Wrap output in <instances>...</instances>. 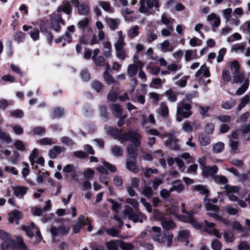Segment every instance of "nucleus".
<instances>
[{
	"label": "nucleus",
	"instance_id": "obj_1",
	"mask_svg": "<svg viewBox=\"0 0 250 250\" xmlns=\"http://www.w3.org/2000/svg\"><path fill=\"white\" fill-rule=\"evenodd\" d=\"M152 237L154 240L159 243H164L167 241V246L170 247L172 245L173 235L172 233H168L167 234L161 233V228L158 227L152 228Z\"/></svg>",
	"mask_w": 250,
	"mask_h": 250
},
{
	"label": "nucleus",
	"instance_id": "obj_2",
	"mask_svg": "<svg viewBox=\"0 0 250 250\" xmlns=\"http://www.w3.org/2000/svg\"><path fill=\"white\" fill-rule=\"evenodd\" d=\"M191 105L185 102L184 100L180 101L177 104L176 110V120L178 122L182 121V118H187L191 114Z\"/></svg>",
	"mask_w": 250,
	"mask_h": 250
},
{
	"label": "nucleus",
	"instance_id": "obj_3",
	"mask_svg": "<svg viewBox=\"0 0 250 250\" xmlns=\"http://www.w3.org/2000/svg\"><path fill=\"white\" fill-rule=\"evenodd\" d=\"M124 213L129 220H132L134 223H142L146 218L143 213L137 210L134 211L132 208L128 206L125 207Z\"/></svg>",
	"mask_w": 250,
	"mask_h": 250
},
{
	"label": "nucleus",
	"instance_id": "obj_4",
	"mask_svg": "<svg viewBox=\"0 0 250 250\" xmlns=\"http://www.w3.org/2000/svg\"><path fill=\"white\" fill-rule=\"evenodd\" d=\"M159 6L158 0H141L139 11L142 13L150 14V10L153 8L158 9Z\"/></svg>",
	"mask_w": 250,
	"mask_h": 250
},
{
	"label": "nucleus",
	"instance_id": "obj_5",
	"mask_svg": "<svg viewBox=\"0 0 250 250\" xmlns=\"http://www.w3.org/2000/svg\"><path fill=\"white\" fill-rule=\"evenodd\" d=\"M184 206V204H183V208L182 211L183 213H185L186 215L180 216L179 219L182 221L190 223L196 229H200L201 228V226L193 218V212L192 211L187 212Z\"/></svg>",
	"mask_w": 250,
	"mask_h": 250
},
{
	"label": "nucleus",
	"instance_id": "obj_6",
	"mask_svg": "<svg viewBox=\"0 0 250 250\" xmlns=\"http://www.w3.org/2000/svg\"><path fill=\"white\" fill-rule=\"evenodd\" d=\"M106 131L115 138H118L121 143L130 140L129 130L126 133L122 134L118 129L108 127Z\"/></svg>",
	"mask_w": 250,
	"mask_h": 250
},
{
	"label": "nucleus",
	"instance_id": "obj_7",
	"mask_svg": "<svg viewBox=\"0 0 250 250\" xmlns=\"http://www.w3.org/2000/svg\"><path fill=\"white\" fill-rule=\"evenodd\" d=\"M64 21L59 14H54L52 15L50 21V25L55 31L59 32L61 25H64Z\"/></svg>",
	"mask_w": 250,
	"mask_h": 250
},
{
	"label": "nucleus",
	"instance_id": "obj_8",
	"mask_svg": "<svg viewBox=\"0 0 250 250\" xmlns=\"http://www.w3.org/2000/svg\"><path fill=\"white\" fill-rule=\"evenodd\" d=\"M144 63L140 61H134V63L128 65L127 74L128 76L132 77L136 75L138 69H142L144 67Z\"/></svg>",
	"mask_w": 250,
	"mask_h": 250
},
{
	"label": "nucleus",
	"instance_id": "obj_9",
	"mask_svg": "<svg viewBox=\"0 0 250 250\" xmlns=\"http://www.w3.org/2000/svg\"><path fill=\"white\" fill-rule=\"evenodd\" d=\"M207 21L211 25L213 31H215L219 26L221 22L220 18L214 13H212L208 15Z\"/></svg>",
	"mask_w": 250,
	"mask_h": 250
},
{
	"label": "nucleus",
	"instance_id": "obj_10",
	"mask_svg": "<svg viewBox=\"0 0 250 250\" xmlns=\"http://www.w3.org/2000/svg\"><path fill=\"white\" fill-rule=\"evenodd\" d=\"M76 167L72 164H68L65 166L62 169L63 173H65V176L67 174H70L71 178L72 179L78 181V176L76 171Z\"/></svg>",
	"mask_w": 250,
	"mask_h": 250
},
{
	"label": "nucleus",
	"instance_id": "obj_11",
	"mask_svg": "<svg viewBox=\"0 0 250 250\" xmlns=\"http://www.w3.org/2000/svg\"><path fill=\"white\" fill-rule=\"evenodd\" d=\"M97 169L100 173L104 175H106L108 174L107 169L111 172H115L116 168L114 166L108 162L103 161V165L98 166Z\"/></svg>",
	"mask_w": 250,
	"mask_h": 250
},
{
	"label": "nucleus",
	"instance_id": "obj_12",
	"mask_svg": "<svg viewBox=\"0 0 250 250\" xmlns=\"http://www.w3.org/2000/svg\"><path fill=\"white\" fill-rule=\"evenodd\" d=\"M215 224L213 223L208 222L207 220L204 221V230L209 234H213L216 237H220L221 235L218 231L214 228Z\"/></svg>",
	"mask_w": 250,
	"mask_h": 250
},
{
	"label": "nucleus",
	"instance_id": "obj_13",
	"mask_svg": "<svg viewBox=\"0 0 250 250\" xmlns=\"http://www.w3.org/2000/svg\"><path fill=\"white\" fill-rule=\"evenodd\" d=\"M218 170V167L216 165L211 167L207 166L202 170V173L204 177H208L210 176L213 179L216 175Z\"/></svg>",
	"mask_w": 250,
	"mask_h": 250
},
{
	"label": "nucleus",
	"instance_id": "obj_14",
	"mask_svg": "<svg viewBox=\"0 0 250 250\" xmlns=\"http://www.w3.org/2000/svg\"><path fill=\"white\" fill-rule=\"evenodd\" d=\"M12 189L14 194L20 199L23 198L27 190V188L26 187L22 186H12Z\"/></svg>",
	"mask_w": 250,
	"mask_h": 250
},
{
	"label": "nucleus",
	"instance_id": "obj_15",
	"mask_svg": "<svg viewBox=\"0 0 250 250\" xmlns=\"http://www.w3.org/2000/svg\"><path fill=\"white\" fill-rule=\"evenodd\" d=\"M69 230V228L68 227L61 226L57 229L55 227H52L50 228V231L53 237L58 235H63L67 234Z\"/></svg>",
	"mask_w": 250,
	"mask_h": 250
},
{
	"label": "nucleus",
	"instance_id": "obj_16",
	"mask_svg": "<svg viewBox=\"0 0 250 250\" xmlns=\"http://www.w3.org/2000/svg\"><path fill=\"white\" fill-rule=\"evenodd\" d=\"M130 141L135 146H140L141 144L142 136L136 130H129Z\"/></svg>",
	"mask_w": 250,
	"mask_h": 250
},
{
	"label": "nucleus",
	"instance_id": "obj_17",
	"mask_svg": "<svg viewBox=\"0 0 250 250\" xmlns=\"http://www.w3.org/2000/svg\"><path fill=\"white\" fill-rule=\"evenodd\" d=\"M177 141L176 137L173 135L169 133L168 135V140L165 142V145L171 149H179L180 146L176 144Z\"/></svg>",
	"mask_w": 250,
	"mask_h": 250
},
{
	"label": "nucleus",
	"instance_id": "obj_18",
	"mask_svg": "<svg viewBox=\"0 0 250 250\" xmlns=\"http://www.w3.org/2000/svg\"><path fill=\"white\" fill-rule=\"evenodd\" d=\"M72 7L70 3L67 1H64L58 7L57 11L58 13L63 12L68 16L69 18L72 13Z\"/></svg>",
	"mask_w": 250,
	"mask_h": 250
},
{
	"label": "nucleus",
	"instance_id": "obj_19",
	"mask_svg": "<svg viewBox=\"0 0 250 250\" xmlns=\"http://www.w3.org/2000/svg\"><path fill=\"white\" fill-rule=\"evenodd\" d=\"M108 201L112 204V208L115 211L116 214L114 215V219L119 222V227L121 228L123 225L122 219L118 215V210L120 208V205L116 202H115L113 199H109Z\"/></svg>",
	"mask_w": 250,
	"mask_h": 250
},
{
	"label": "nucleus",
	"instance_id": "obj_20",
	"mask_svg": "<svg viewBox=\"0 0 250 250\" xmlns=\"http://www.w3.org/2000/svg\"><path fill=\"white\" fill-rule=\"evenodd\" d=\"M136 156H130L126 159V168L130 171L136 172L137 171V167L135 164Z\"/></svg>",
	"mask_w": 250,
	"mask_h": 250
},
{
	"label": "nucleus",
	"instance_id": "obj_21",
	"mask_svg": "<svg viewBox=\"0 0 250 250\" xmlns=\"http://www.w3.org/2000/svg\"><path fill=\"white\" fill-rule=\"evenodd\" d=\"M125 45V42L121 31L118 32V37L114 43L115 49H123Z\"/></svg>",
	"mask_w": 250,
	"mask_h": 250
},
{
	"label": "nucleus",
	"instance_id": "obj_22",
	"mask_svg": "<svg viewBox=\"0 0 250 250\" xmlns=\"http://www.w3.org/2000/svg\"><path fill=\"white\" fill-rule=\"evenodd\" d=\"M189 237V231L188 230H182L179 231L177 239L179 241L185 242L186 245L188 243V238Z\"/></svg>",
	"mask_w": 250,
	"mask_h": 250
},
{
	"label": "nucleus",
	"instance_id": "obj_23",
	"mask_svg": "<svg viewBox=\"0 0 250 250\" xmlns=\"http://www.w3.org/2000/svg\"><path fill=\"white\" fill-rule=\"evenodd\" d=\"M158 47L163 52H172L174 50V47L170 45L167 40H165L160 43Z\"/></svg>",
	"mask_w": 250,
	"mask_h": 250
},
{
	"label": "nucleus",
	"instance_id": "obj_24",
	"mask_svg": "<svg viewBox=\"0 0 250 250\" xmlns=\"http://www.w3.org/2000/svg\"><path fill=\"white\" fill-rule=\"evenodd\" d=\"M110 107L113 115L117 118H120L122 112L121 106L119 104H112L110 105Z\"/></svg>",
	"mask_w": 250,
	"mask_h": 250
},
{
	"label": "nucleus",
	"instance_id": "obj_25",
	"mask_svg": "<svg viewBox=\"0 0 250 250\" xmlns=\"http://www.w3.org/2000/svg\"><path fill=\"white\" fill-rule=\"evenodd\" d=\"M21 218V214L20 211L15 210L9 213V222L13 223L15 221H17V224H18V221Z\"/></svg>",
	"mask_w": 250,
	"mask_h": 250
},
{
	"label": "nucleus",
	"instance_id": "obj_26",
	"mask_svg": "<svg viewBox=\"0 0 250 250\" xmlns=\"http://www.w3.org/2000/svg\"><path fill=\"white\" fill-rule=\"evenodd\" d=\"M64 150V148L59 146H54L49 151V156L51 159H55Z\"/></svg>",
	"mask_w": 250,
	"mask_h": 250
},
{
	"label": "nucleus",
	"instance_id": "obj_27",
	"mask_svg": "<svg viewBox=\"0 0 250 250\" xmlns=\"http://www.w3.org/2000/svg\"><path fill=\"white\" fill-rule=\"evenodd\" d=\"M202 74H203L207 78L210 76L209 69L206 66V64H203L200 67L199 70L196 72L195 76L196 78H198Z\"/></svg>",
	"mask_w": 250,
	"mask_h": 250
},
{
	"label": "nucleus",
	"instance_id": "obj_28",
	"mask_svg": "<svg viewBox=\"0 0 250 250\" xmlns=\"http://www.w3.org/2000/svg\"><path fill=\"white\" fill-rule=\"evenodd\" d=\"M198 58L197 51L196 50H187L185 52V59L186 61L189 62L191 60Z\"/></svg>",
	"mask_w": 250,
	"mask_h": 250
},
{
	"label": "nucleus",
	"instance_id": "obj_29",
	"mask_svg": "<svg viewBox=\"0 0 250 250\" xmlns=\"http://www.w3.org/2000/svg\"><path fill=\"white\" fill-rule=\"evenodd\" d=\"M106 70L104 73L103 77L105 82L108 84H112L115 83V80L109 74L108 70L109 69V65L106 64L105 65Z\"/></svg>",
	"mask_w": 250,
	"mask_h": 250
},
{
	"label": "nucleus",
	"instance_id": "obj_30",
	"mask_svg": "<svg viewBox=\"0 0 250 250\" xmlns=\"http://www.w3.org/2000/svg\"><path fill=\"white\" fill-rule=\"evenodd\" d=\"M77 8L79 14L87 16L89 14V7L87 3H81Z\"/></svg>",
	"mask_w": 250,
	"mask_h": 250
},
{
	"label": "nucleus",
	"instance_id": "obj_31",
	"mask_svg": "<svg viewBox=\"0 0 250 250\" xmlns=\"http://www.w3.org/2000/svg\"><path fill=\"white\" fill-rule=\"evenodd\" d=\"M245 48V45L244 43L234 44L231 47V51L236 54L242 53Z\"/></svg>",
	"mask_w": 250,
	"mask_h": 250
},
{
	"label": "nucleus",
	"instance_id": "obj_32",
	"mask_svg": "<svg viewBox=\"0 0 250 250\" xmlns=\"http://www.w3.org/2000/svg\"><path fill=\"white\" fill-rule=\"evenodd\" d=\"M184 189V187L180 181H175L173 182L172 187L170 188V191H176L178 193H180Z\"/></svg>",
	"mask_w": 250,
	"mask_h": 250
},
{
	"label": "nucleus",
	"instance_id": "obj_33",
	"mask_svg": "<svg viewBox=\"0 0 250 250\" xmlns=\"http://www.w3.org/2000/svg\"><path fill=\"white\" fill-rule=\"evenodd\" d=\"M194 190L201 194L206 195L205 197L204 198V201L205 202L207 200L209 191L206 187L203 185H197L194 187Z\"/></svg>",
	"mask_w": 250,
	"mask_h": 250
},
{
	"label": "nucleus",
	"instance_id": "obj_34",
	"mask_svg": "<svg viewBox=\"0 0 250 250\" xmlns=\"http://www.w3.org/2000/svg\"><path fill=\"white\" fill-rule=\"evenodd\" d=\"M161 224L163 228L166 230L172 229L175 227V225L171 220L166 218L162 221Z\"/></svg>",
	"mask_w": 250,
	"mask_h": 250
},
{
	"label": "nucleus",
	"instance_id": "obj_35",
	"mask_svg": "<svg viewBox=\"0 0 250 250\" xmlns=\"http://www.w3.org/2000/svg\"><path fill=\"white\" fill-rule=\"evenodd\" d=\"M85 220V216L83 215H81L79 218V222L73 226V229L75 233H78L80 231L82 226L83 225V221Z\"/></svg>",
	"mask_w": 250,
	"mask_h": 250
},
{
	"label": "nucleus",
	"instance_id": "obj_36",
	"mask_svg": "<svg viewBox=\"0 0 250 250\" xmlns=\"http://www.w3.org/2000/svg\"><path fill=\"white\" fill-rule=\"evenodd\" d=\"M239 142L238 140L229 139V146L230 147V152L234 154L237 152L238 149Z\"/></svg>",
	"mask_w": 250,
	"mask_h": 250
},
{
	"label": "nucleus",
	"instance_id": "obj_37",
	"mask_svg": "<svg viewBox=\"0 0 250 250\" xmlns=\"http://www.w3.org/2000/svg\"><path fill=\"white\" fill-rule=\"evenodd\" d=\"M225 148V145L221 142H217L212 146V151L215 153L222 152Z\"/></svg>",
	"mask_w": 250,
	"mask_h": 250
},
{
	"label": "nucleus",
	"instance_id": "obj_38",
	"mask_svg": "<svg viewBox=\"0 0 250 250\" xmlns=\"http://www.w3.org/2000/svg\"><path fill=\"white\" fill-rule=\"evenodd\" d=\"M25 37V33L21 31H17L14 35V39L18 44H20L24 42Z\"/></svg>",
	"mask_w": 250,
	"mask_h": 250
},
{
	"label": "nucleus",
	"instance_id": "obj_39",
	"mask_svg": "<svg viewBox=\"0 0 250 250\" xmlns=\"http://www.w3.org/2000/svg\"><path fill=\"white\" fill-rule=\"evenodd\" d=\"M232 228L234 229H237L242 233L243 236H246L248 233V230L242 226V225L238 222H234L232 224Z\"/></svg>",
	"mask_w": 250,
	"mask_h": 250
},
{
	"label": "nucleus",
	"instance_id": "obj_40",
	"mask_svg": "<svg viewBox=\"0 0 250 250\" xmlns=\"http://www.w3.org/2000/svg\"><path fill=\"white\" fill-rule=\"evenodd\" d=\"M116 56L120 60L123 61L128 57L127 52L123 49H115Z\"/></svg>",
	"mask_w": 250,
	"mask_h": 250
},
{
	"label": "nucleus",
	"instance_id": "obj_41",
	"mask_svg": "<svg viewBox=\"0 0 250 250\" xmlns=\"http://www.w3.org/2000/svg\"><path fill=\"white\" fill-rule=\"evenodd\" d=\"M236 103V102L235 100L231 99L224 102L222 104L221 107L224 109H230L235 106Z\"/></svg>",
	"mask_w": 250,
	"mask_h": 250
},
{
	"label": "nucleus",
	"instance_id": "obj_42",
	"mask_svg": "<svg viewBox=\"0 0 250 250\" xmlns=\"http://www.w3.org/2000/svg\"><path fill=\"white\" fill-rule=\"evenodd\" d=\"M199 141L200 144L203 146H207L210 143V140L208 136L202 134L199 136Z\"/></svg>",
	"mask_w": 250,
	"mask_h": 250
},
{
	"label": "nucleus",
	"instance_id": "obj_43",
	"mask_svg": "<svg viewBox=\"0 0 250 250\" xmlns=\"http://www.w3.org/2000/svg\"><path fill=\"white\" fill-rule=\"evenodd\" d=\"M250 97L248 95H246L244 97H243L241 100L240 103L239 104L238 106L237 110L238 111L241 110L247 104H248V103L250 101Z\"/></svg>",
	"mask_w": 250,
	"mask_h": 250
},
{
	"label": "nucleus",
	"instance_id": "obj_44",
	"mask_svg": "<svg viewBox=\"0 0 250 250\" xmlns=\"http://www.w3.org/2000/svg\"><path fill=\"white\" fill-rule=\"evenodd\" d=\"M99 110L101 119L104 121H106L108 119V113L107 111L106 106H100Z\"/></svg>",
	"mask_w": 250,
	"mask_h": 250
},
{
	"label": "nucleus",
	"instance_id": "obj_45",
	"mask_svg": "<svg viewBox=\"0 0 250 250\" xmlns=\"http://www.w3.org/2000/svg\"><path fill=\"white\" fill-rule=\"evenodd\" d=\"M168 109L167 105L165 103L160 104V108L158 110V113L163 117H166L168 114Z\"/></svg>",
	"mask_w": 250,
	"mask_h": 250
},
{
	"label": "nucleus",
	"instance_id": "obj_46",
	"mask_svg": "<svg viewBox=\"0 0 250 250\" xmlns=\"http://www.w3.org/2000/svg\"><path fill=\"white\" fill-rule=\"evenodd\" d=\"M139 34V27L137 25L132 26L128 31V36L129 38H133L136 37Z\"/></svg>",
	"mask_w": 250,
	"mask_h": 250
},
{
	"label": "nucleus",
	"instance_id": "obj_47",
	"mask_svg": "<svg viewBox=\"0 0 250 250\" xmlns=\"http://www.w3.org/2000/svg\"><path fill=\"white\" fill-rule=\"evenodd\" d=\"M0 140L7 144H9L11 142V138L9 135L0 130Z\"/></svg>",
	"mask_w": 250,
	"mask_h": 250
},
{
	"label": "nucleus",
	"instance_id": "obj_48",
	"mask_svg": "<svg viewBox=\"0 0 250 250\" xmlns=\"http://www.w3.org/2000/svg\"><path fill=\"white\" fill-rule=\"evenodd\" d=\"M41 31L43 33V34L46 37L47 40L49 42H51L53 39V37L52 35V33L50 31L46 30L45 28H44L42 24L40 26Z\"/></svg>",
	"mask_w": 250,
	"mask_h": 250
},
{
	"label": "nucleus",
	"instance_id": "obj_49",
	"mask_svg": "<svg viewBox=\"0 0 250 250\" xmlns=\"http://www.w3.org/2000/svg\"><path fill=\"white\" fill-rule=\"evenodd\" d=\"M232 83H242L244 80V75L240 72L233 74Z\"/></svg>",
	"mask_w": 250,
	"mask_h": 250
},
{
	"label": "nucleus",
	"instance_id": "obj_50",
	"mask_svg": "<svg viewBox=\"0 0 250 250\" xmlns=\"http://www.w3.org/2000/svg\"><path fill=\"white\" fill-rule=\"evenodd\" d=\"M227 193L231 194L232 193H237L239 190L238 186H233L229 185H226L224 187Z\"/></svg>",
	"mask_w": 250,
	"mask_h": 250
},
{
	"label": "nucleus",
	"instance_id": "obj_51",
	"mask_svg": "<svg viewBox=\"0 0 250 250\" xmlns=\"http://www.w3.org/2000/svg\"><path fill=\"white\" fill-rule=\"evenodd\" d=\"M232 13V9L231 8H228L222 11L223 16L225 19L226 22H228L230 19Z\"/></svg>",
	"mask_w": 250,
	"mask_h": 250
},
{
	"label": "nucleus",
	"instance_id": "obj_52",
	"mask_svg": "<svg viewBox=\"0 0 250 250\" xmlns=\"http://www.w3.org/2000/svg\"><path fill=\"white\" fill-rule=\"evenodd\" d=\"M173 21V19L168 18L165 13L161 15V22L162 23L167 25V26H172V22Z\"/></svg>",
	"mask_w": 250,
	"mask_h": 250
},
{
	"label": "nucleus",
	"instance_id": "obj_53",
	"mask_svg": "<svg viewBox=\"0 0 250 250\" xmlns=\"http://www.w3.org/2000/svg\"><path fill=\"white\" fill-rule=\"evenodd\" d=\"M13 242L12 239L2 241L0 244V249L1 250H8L13 244Z\"/></svg>",
	"mask_w": 250,
	"mask_h": 250
},
{
	"label": "nucleus",
	"instance_id": "obj_54",
	"mask_svg": "<svg viewBox=\"0 0 250 250\" xmlns=\"http://www.w3.org/2000/svg\"><path fill=\"white\" fill-rule=\"evenodd\" d=\"M15 247L18 250H28L27 247L24 244L21 238H18L16 243Z\"/></svg>",
	"mask_w": 250,
	"mask_h": 250
},
{
	"label": "nucleus",
	"instance_id": "obj_55",
	"mask_svg": "<svg viewBox=\"0 0 250 250\" xmlns=\"http://www.w3.org/2000/svg\"><path fill=\"white\" fill-rule=\"evenodd\" d=\"M123 152V151L122 149L118 146H115L111 148L112 154L116 157L121 156L122 155Z\"/></svg>",
	"mask_w": 250,
	"mask_h": 250
},
{
	"label": "nucleus",
	"instance_id": "obj_56",
	"mask_svg": "<svg viewBox=\"0 0 250 250\" xmlns=\"http://www.w3.org/2000/svg\"><path fill=\"white\" fill-rule=\"evenodd\" d=\"M213 179L216 183L220 184H226L228 182L227 178L222 175H216Z\"/></svg>",
	"mask_w": 250,
	"mask_h": 250
},
{
	"label": "nucleus",
	"instance_id": "obj_57",
	"mask_svg": "<svg viewBox=\"0 0 250 250\" xmlns=\"http://www.w3.org/2000/svg\"><path fill=\"white\" fill-rule=\"evenodd\" d=\"M230 69L231 73L233 74H236L239 72V66L238 63L237 61H232L230 63Z\"/></svg>",
	"mask_w": 250,
	"mask_h": 250
},
{
	"label": "nucleus",
	"instance_id": "obj_58",
	"mask_svg": "<svg viewBox=\"0 0 250 250\" xmlns=\"http://www.w3.org/2000/svg\"><path fill=\"white\" fill-rule=\"evenodd\" d=\"M39 152L37 148H34L29 156V159L32 166L34 165L35 159L38 157Z\"/></svg>",
	"mask_w": 250,
	"mask_h": 250
},
{
	"label": "nucleus",
	"instance_id": "obj_59",
	"mask_svg": "<svg viewBox=\"0 0 250 250\" xmlns=\"http://www.w3.org/2000/svg\"><path fill=\"white\" fill-rule=\"evenodd\" d=\"M224 209L230 215H235L239 211L238 209L233 208L231 206H227L225 207L224 208Z\"/></svg>",
	"mask_w": 250,
	"mask_h": 250
},
{
	"label": "nucleus",
	"instance_id": "obj_60",
	"mask_svg": "<svg viewBox=\"0 0 250 250\" xmlns=\"http://www.w3.org/2000/svg\"><path fill=\"white\" fill-rule=\"evenodd\" d=\"M181 68V65L179 63H172L167 66L169 72H175Z\"/></svg>",
	"mask_w": 250,
	"mask_h": 250
},
{
	"label": "nucleus",
	"instance_id": "obj_61",
	"mask_svg": "<svg viewBox=\"0 0 250 250\" xmlns=\"http://www.w3.org/2000/svg\"><path fill=\"white\" fill-rule=\"evenodd\" d=\"M143 194L147 198H150L153 194V191L151 187L146 186L143 190Z\"/></svg>",
	"mask_w": 250,
	"mask_h": 250
},
{
	"label": "nucleus",
	"instance_id": "obj_62",
	"mask_svg": "<svg viewBox=\"0 0 250 250\" xmlns=\"http://www.w3.org/2000/svg\"><path fill=\"white\" fill-rule=\"evenodd\" d=\"M223 235L225 240L227 242H231L233 240V235L229 230L225 231Z\"/></svg>",
	"mask_w": 250,
	"mask_h": 250
},
{
	"label": "nucleus",
	"instance_id": "obj_63",
	"mask_svg": "<svg viewBox=\"0 0 250 250\" xmlns=\"http://www.w3.org/2000/svg\"><path fill=\"white\" fill-rule=\"evenodd\" d=\"M240 29L244 33H249L250 31V21H248L244 22L240 26Z\"/></svg>",
	"mask_w": 250,
	"mask_h": 250
},
{
	"label": "nucleus",
	"instance_id": "obj_64",
	"mask_svg": "<svg viewBox=\"0 0 250 250\" xmlns=\"http://www.w3.org/2000/svg\"><path fill=\"white\" fill-rule=\"evenodd\" d=\"M120 247L123 250H133V246L130 243L121 242Z\"/></svg>",
	"mask_w": 250,
	"mask_h": 250
}]
</instances>
